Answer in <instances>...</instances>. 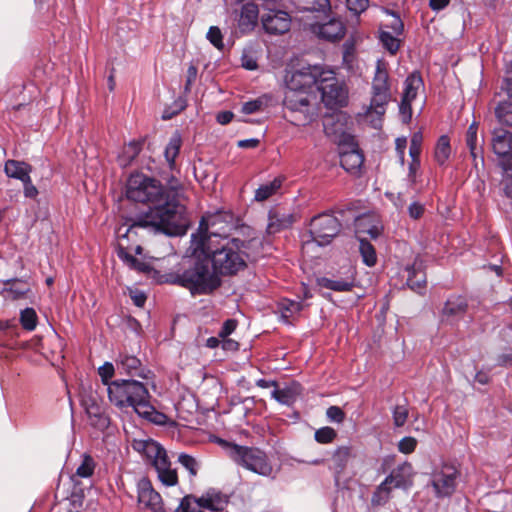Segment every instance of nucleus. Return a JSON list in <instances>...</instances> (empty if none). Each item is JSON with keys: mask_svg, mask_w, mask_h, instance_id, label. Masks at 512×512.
<instances>
[{"mask_svg": "<svg viewBox=\"0 0 512 512\" xmlns=\"http://www.w3.org/2000/svg\"><path fill=\"white\" fill-rule=\"evenodd\" d=\"M355 233L358 240L364 238L365 235L376 239L381 233V228L379 225L373 223L372 217L361 216L356 219Z\"/></svg>", "mask_w": 512, "mask_h": 512, "instance_id": "obj_24", "label": "nucleus"}, {"mask_svg": "<svg viewBox=\"0 0 512 512\" xmlns=\"http://www.w3.org/2000/svg\"><path fill=\"white\" fill-rule=\"evenodd\" d=\"M495 114L498 121L504 125H512V103L503 101L495 108Z\"/></svg>", "mask_w": 512, "mask_h": 512, "instance_id": "obj_43", "label": "nucleus"}, {"mask_svg": "<svg viewBox=\"0 0 512 512\" xmlns=\"http://www.w3.org/2000/svg\"><path fill=\"white\" fill-rule=\"evenodd\" d=\"M198 69L195 65L191 64L187 69L186 75V83L184 90L185 92H189L191 90V86L196 81Z\"/></svg>", "mask_w": 512, "mask_h": 512, "instance_id": "obj_62", "label": "nucleus"}, {"mask_svg": "<svg viewBox=\"0 0 512 512\" xmlns=\"http://www.w3.org/2000/svg\"><path fill=\"white\" fill-rule=\"evenodd\" d=\"M31 171V166L23 161L8 160L5 163V173L7 176L20 181H24L30 177Z\"/></svg>", "mask_w": 512, "mask_h": 512, "instance_id": "obj_29", "label": "nucleus"}, {"mask_svg": "<svg viewBox=\"0 0 512 512\" xmlns=\"http://www.w3.org/2000/svg\"><path fill=\"white\" fill-rule=\"evenodd\" d=\"M327 418L336 423H342L345 419V413L338 406H330L326 411Z\"/></svg>", "mask_w": 512, "mask_h": 512, "instance_id": "obj_60", "label": "nucleus"}, {"mask_svg": "<svg viewBox=\"0 0 512 512\" xmlns=\"http://www.w3.org/2000/svg\"><path fill=\"white\" fill-rule=\"evenodd\" d=\"M451 154L450 139L447 135H442L437 140L434 149V159L440 165L443 166L448 161Z\"/></svg>", "mask_w": 512, "mask_h": 512, "instance_id": "obj_35", "label": "nucleus"}, {"mask_svg": "<svg viewBox=\"0 0 512 512\" xmlns=\"http://www.w3.org/2000/svg\"><path fill=\"white\" fill-rule=\"evenodd\" d=\"M346 7L350 13L359 16L369 7V0H346Z\"/></svg>", "mask_w": 512, "mask_h": 512, "instance_id": "obj_54", "label": "nucleus"}, {"mask_svg": "<svg viewBox=\"0 0 512 512\" xmlns=\"http://www.w3.org/2000/svg\"><path fill=\"white\" fill-rule=\"evenodd\" d=\"M422 134L420 132L414 133L411 137L409 155L411 158H419L422 145Z\"/></svg>", "mask_w": 512, "mask_h": 512, "instance_id": "obj_56", "label": "nucleus"}, {"mask_svg": "<svg viewBox=\"0 0 512 512\" xmlns=\"http://www.w3.org/2000/svg\"><path fill=\"white\" fill-rule=\"evenodd\" d=\"M203 247V240L192 237L187 250L189 255L182 259L177 270L167 275V282L188 289L193 296L209 295L217 290L222 280L213 270Z\"/></svg>", "mask_w": 512, "mask_h": 512, "instance_id": "obj_2", "label": "nucleus"}, {"mask_svg": "<svg viewBox=\"0 0 512 512\" xmlns=\"http://www.w3.org/2000/svg\"><path fill=\"white\" fill-rule=\"evenodd\" d=\"M409 414L408 407L406 405H397L393 409V423L396 427H402L407 421Z\"/></svg>", "mask_w": 512, "mask_h": 512, "instance_id": "obj_52", "label": "nucleus"}, {"mask_svg": "<svg viewBox=\"0 0 512 512\" xmlns=\"http://www.w3.org/2000/svg\"><path fill=\"white\" fill-rule=\"evenodd\" d=\"M417 446V440L413 437H404L398 443V450L404 454L414 452Z\"/></svg>", "mask_w": 512, "mask_h": 512, "instance_id": "obj_57", "label": "nucleus"}, {"mask_svg": "<svg viewBox=\"0 0 512 512\" xmlns=\"http://www.w3.org/2000/svg\"><path fill=\"white\" fill-rule=\"evenodd\" d=\"M300 394V385L294 383L283 389L277 387L271 392L272 398L284 405H292Z\"/></svg>", "mask_w": 512, "mask_h": 512, "instance_id": "obj_28", "label": "nucleus"}, {"mask_svg": "<svg viewBox=\"0 0 512 512\" xmlns=\"http://www.w3.org/2000/svg\"><path fill=\"white\" fill-rule=\"evenodd\" d=\"M294 222L295 217L292 213L279 208L271 209L268 214L266 232L269 235H274L282 230L290 228Z\"/></svg>", "mask_w": 512, "mask_h": 512, "instance_id": "obj_17", "label": "nucleus"}, {"mask_svg": "<svg viewBox=\"0 0 512 512\" xmlns=\"http://www.w3.org/2000/svg\"><path fill=\"white\" fill-rule=\"evenodd\" d=\"M237 326V322L234 319H227L223 326L221 327L218 336L222 339L227 338L235 329Z\"/></svg>", "mask_w": 512, "mask_h": 512, "instance_id": "obj_61", "label": "nucleus"}, {"mask_svg": "<svg viewBox=\"0 0 512 512\" xmlns=\"http://www.w3.org/2000/svg\"><path fill=\"white\" fill-rule=\"evenodd\" d=\"M227 452L237 465L260 476L274 477L273 465L268 455L260 448L229 443Z\"/></svg>", "mask_w": 512, "mask_h": 512, "instance_id": "obj_5", "label": "nucleus"}, {"mask_svg": "<svg viewBox=\"0 0 512 512\" xmlns=\"http://www.w3.org/2000/svg\"><path fill=\"white\" fill-rule=\"evenodd\" d=\"M322 67L307 66L299 70H288L285 74L286 89L308 91L316 86Z\"/></svg>", "mask_w": 512, "mask_h": 512, "instance_id": "obj_11", "label": "nucleus"}, {"mask_svg": "<svg viewBox=\"0 0 512 512\" xmlns=\"http://www.w3.org/2000/svg\"><path fill=\"white\" fill-rule=\"evenodd\" d=\"M391 97L388 71L385 65L381 61H378L371 84L370 105L366 111L367 116H371L373 114L378 116V120L376 122L372 121L374 128H379L381 126V117L385 114L386 107L390 102Z\"/></svg>", "mask_w": 512, "mask_h": 512, "instance_id": "obj_6", "label": "nucleus"}, {"mask_svg": "<svg viewBox=\"0 0 512 512\" xmlns=\"http://www.w3.org/2000/svg\"><path fill=\"white\" fill-rule=\"evenodd\" d=\"M386 12L392 16V20L388 24H386V27L389 28L391 30V33H393L394 35H401L404 31V24L400 16L396 12L391 10H387Z\"/></svg>", "mask_w": 512, "mask_h": 512, "instance_id": "obj_53", "label": "nucleus"}, {"mask_svg": "<svg viewBox=\"0 0 512 512\" xmlns=\"http://www.w3.org/2000/svg\"><path fill=\"white\" fill-rule=\"evenodd\" d=\"M143 140H133L124 146L117 161L121 167L129 166L142 150Z\"/></svg>", "mask_w": 512, "mask_h": 512, "instance_id": "obj_30", "label": "nucleus"}, {"mask_svg": "<svg viewBox=\"0 0 512 512\" xmlns=\"http://www.w3.org/2000/svg\"><path fill=\"white\" fill-rule=\"evenodd\" d=\"M258 15V7L254 3L248 2L242 5L238 18L239 29L242 32H248L253 30L257 24Z\"/></svg>", "mask_w": 512, "mask_h": 512, "instance_id": "obj_21", "label": "nucleus"}, {"mask_svg": "<svg viewBox=\"0 0 512 512\" xmlns=\"http://www.w3.org/2000/svg\"><path fill=\"white\" fill-rule=\"evenodd\" d=\"M317 285L336 292H348L355 287V277L353 273L347 274L345 277H319Z\"/></svg>", "mask_w": 512, "mask_h": 512, "instance_id": "obj_18", "label": "nucleus"}, {"mask_svg": "<svg viewBox=\"0 0 512 512\" xmlns=\"http://www.w3.org/2000/svg\"><path fill=\"white\" fill-rule=\"evenodd\" d=\"M411 100L401 98L399 112L404 123H409L412 118Z\"/></svg>", "mask_w": 512, "mask_h": 512, "instance_id": "obj_59", "label": "nucleus"}, {"mask_svg": "<svg viewBox=\"0 0 512 512\" xmlns=\"http://www.w3.org/2000/svg\"><path fill=\"white\" fill-rule=\"evenodd\" d=\"M133 447L135 450L142 452L151 461L153 466H156V461L168 458L166 450L152 439L136 441Z\"/></svg>", "mask_w": 512, "mask_h": 512, "instance_id": "obj_20", "label": "nucleus"}, {"mask_svg": "<svg viewBox=\"0 0 512 512\" xmlns=\"http://www.w3.org/2000/svg\"><path fill=\"white\" fill-rule=\"evenodd\" d=\"M315 87L321 93L322 101L327 107L343 106L346 103L347 92L333 71L322 68Z\"/></svg>", "mask_w": 512, "mask_h": 512, "instance_id": "obj_8", "label": "nucleus"}, {"mask_svg": "<svg viewBox=\"0 0 512 512\" xmlns=\"http://www.w3.org/2000/svg\"><path fill=\"white\" fill-rule=\"evenodd\" d=\"M126 196L132 201L150 205L146 211L128 219V227L121 237L128 238L138 228L169 236L186 232V207L182 202V194L175 185L164 187L154 178L143 173H134L128 178Z\"/></svg>", "mask_w": 512, "mask_h": 512, "instance_id": "obj_1", "label": "nucleus"}, {"mask_svg": "<svg viewBox=\"0 0 512 512\" xmlns=\"http://www.w3.org/2000/svg\"><path fill=\"white\" fill-rule=\"evenodd\" d=\"M408 213L412 219H419L424 213V206L419 202H412L408 207Z\"/></svg>", "mask_w": 512, "mask_h": 512, "instance_id": "obj_64", "label": "nucleus"}, {"mask_svg": "<svg viewBox=\"0 0 512 512\" xmlns=\"http://www.w3.org/2000/svg\"><path fill=\"white\" fill-rule=\"evenodd\" d=\"M359 252L362 257V261L368 267H373L377 263V254L374 246L367 241L365 238L359 240Z\"/></svg>", "mask_w": 512, "mask_h": 512, "instance_id": "obj_37", "label": "nucleus"}, {"mask_svg": "<svg viewBox=\"0 0 512 512\" xmlns=\"http://www.w3.org/2000/svg\"><path fill=\"white\" fill-rule=\"evenodd\" d=\"M303 9L309 12H325L330 10L329 0H302Z\"/></svg>", "mask_w": 512, "mask_h": 512, "instance_id": "obj_46", "label": "nucleus"}, {"mask_svg": "<svg viewBox=\"0 0 512 512\" xmlns=\"http://www.w3.org/2000/svg\"><path fill=\"white\" fill-rule=\"evenodd\" d=\"M492 147L498 156H506L512 150V134L504 129L494 131Z\"/></svg>", "mask_w": 512, "mask_h": 512, "instance_id": "obj_22", "label": "nucleus"}, {"mask_svg": "<svg viewBox=\"0 0 512 512\" xmlns=\"http://www.w3.org/2000/svg\"><path fill=\"white\" fill-rule=\"evenodd\" d=\"M412 475V465L408 462H404L395 468L387 478L391 479V484L394 488L405 487L407 482L410 480Z\"/></svg>", "mask_w": 512, "mask_h": 512, "instance_id": "obj_32", "label": "nucleus"}, {"mask_svg": "<svg viewBox=\"0 0 512 512\" xmlns=\"http://www.w3.org/2000/svg\"><path fill=\"white\" fill-rule=\"evenodd\" d=\"M204 242V252L210 257V264L221 277L222 275H233L245 268L246 263L241 253L244 248V242L240 239H222L215 241H205L204 237H199Z\"/></svg>", "mask_w": 512, "mask_h": 512, "instance_id": "obj_4", "label": "nucleus"}, {"mask_svg": "<svg viewBox=\"0 0 512 512\" xmlns=\"http://www.w3.org/2000/svg\"><path fill=\"white\" fill-rule=\"evenodd\" d=\"M158 479L162 484L166 486H174L178 483V475L175 469L171 468L170 462L168 458H162L156 461V466H154Z\"/></svg>", "mask_w": 512, "mask_h": 512, "instance_id": "obj_26", "label": "nucleus"}, {"mask_svg": "<svg viewBox=\"0 0 512 512\" xmlns=\"http://www.w3.org/2000/svg\"><path fill=\"white\" fill-rule=\"evenodd\" d=\"M283 179L280 177L275 178L274 180L262 184L259 188L256 189L254 199L257 202H262L267 200L269 197L274 195L282 186Z\"/></svg>", "mask_w": 512, "mask_h": 512, "instance_id": "obj_36", "label": "nucleus"}, {"mask_svg": "<svg viewBox=\"0 0 512 512\" xmlns=\"http://www.w3.org/2000/svg\"><path fill=\"white\" fill-rule=\"evenodd\" d=\"M24 185V195L27 198H36L38 195V189L36 186L32 183L31 177H28L24 181H22Z\"/></svg>", "mask_w": 512, "mask_h": 512, "instance_id": "obj_63", "label": "nucleus"}, {"mask_svg": "<svg viewBox=\"0 0 512 512\" xmlns=\"http://www.w3.org/2000/svg\"><path fill=\"white\" fill-rule=\"evenodd\" d=\"M351 449L348 446L338 447L333 455H332V466L330 469L334 472L335 477L338 478L339 475L344 471L347 466V463L350 459Z\"/></svg>", "mask_w": 512, "mask_h": 512, "instance_id": "obj_33", "label": "nucleus"}, {"mask_svg": "<svg viewBox=\"0 0 512 512\" xmlns=\"http://www.w3.org/2000/svg\"><path fill=\"white\" fill-rule=\"evenodd\" d=\"M291 16L288 12L278 8H268L261 15V22L266 33L282 35L290 30Z\"/></svg>", "mask_w": 512, "mask_h": 512, "instance_id": "obj_14", "label": "nucleus"}, {"mask_svg": "<svg viewBox=\"0 0 512 512\" xmlns=\"http://www.w3.org/2000/svg\"><path fill=\"white\" fill-rule=\"evenodd\" d=\"M115 367L111 362H105L102 366L98 368V374L102 379V382L105 386L112 382L111 379L114 376Z\"/></svg>", "mask_w": 512, "mask_h": 512, "instance_id": "obj_55", "label": "nucleus"}, {"mask_svg": "<svg viewBox=\"0 0 512 512\" xmlns=\"http://www.w3.org/2000/svg\"><path fill=\"white\" fill-rule=\"evenodd\" d=\"M181 147V137L178 133L173 135L170 138L169 143L167 144L165 148V158L167 162L169 163V166L172 167L174 165L175 159L177 155L179 154V150Z\"/></svg>", "mask_w": 512, "mask_h": 512, "instance_id": "obj_42", "label": "nucleus"}, {"mask_svg": "<svg viewBox=\"0 0 512 512\" xmlns=\"http://www.w3.org/2000/svg\"><path fill=\"white\" fill-rule=\"evenodd\" d=\"M176 512H204V511L199 509V507L197 505L196 497H194L192 495H187L181 500L179 506L176 508Z\"/></svg>", "mask_w": 512, "mask_h": 512, "instance_id": "obj_51", "label": "nucleus"}, {"mask_svg": "<svg viewBox=\"0 0 512 512\" xmlns=\"http://www.w3.org/2000/svg\"><path fill=\"white\" fill-rule=\"evenodd\" d=\"M80 401L84 409L104 403L99 393L91 386L82 387L80 393Z\"/></svg>", "mask_w": 512, "mask_h": 512, "instance_id": "obj_39", "label": "nucleus"}, {"mask_svg": "<svg viewBox=\"0 0 512 512\" xmlns=\"http://www.w3.org/2000/svg\"><path fill=\"white\" fill-rule=\"evenodd\" d=\"M458 471L454 466L443 465L431 475V485L438 498L451 496L456 488Z\"/></svg>", "mask_w": 512, "mask_h": 512, "instance_id": "obj_13", "label": "nucleus"}, {"mask_svg": "<svg viewBox=\"0 0 512 512\" xmlns=\"http://www.w3.org/2000/svg\"><path fill=\"white\" fill-rule=\"evenodd\" d=\"M310 233L313 240L319 246H325L338 235L341 229L339 220L330 214H322L314 217L310 224Z\"/></svg>", "mask_w": 512, "mask_h": 512, "instance_id": "obj_9", "label": "nucleus"}, {"mask_svg": "<svg viewBox=\"0 0 512 512\" xmlns=\"http://www.w3.org/2000/svg\"><path fill=\"white\" fill-rule=\"evenodd\" d=\"M407 285L408 287L417 292L422 293L425 288L426 277L425 274L420 270V267H416V263L412 266L407 267Z\"/></svg>", "mask_w": 512, "mask_h": 512, "instance_id": "obj_34", "label": "nucleus"}, {"mask_svg": "<svg viewBox=\"0 0 512 512\" xmlns=\"http://www.w3.org/2000/svg\"><path fill=\"white\" fill-rule=\"evenodd\" d=\"M337 436L336 431L331 427H322L315 432V440L321 444L332 443Z\"/></svg>", "mask_w": 512, "mask_h": 512, "instance_id": "obj_47", "label": "nucleus"}, {"mask_svg": "<svg viewBox=\"0 0 512 512\" xmlns=\"http://www.w3.org/2000/svg\"><path fill=\"white\" fill-rule=\"evenodd\" d=\"M477 130L478 126L475 122H473L467 130L466 133V144L470 150V154L473 158H476L477 156Z\"/></svg>", "mask_w": 512, "mask_h": 512, "instance_id": "obj_45", "label": "nucleus"}, {"mask_svg": "<svg viewBox=\"0 0 512 512\" xmlns=\"http://www.w3.org/2000/svg\"><path fill=\"white\" fill-rule=\"evenodd\" d=\"M178 462L189 471L192 477L197 475L199 470V463L194 457L182 453L178 457Z\"/></svg>", "mask_w": 512, "mask_h": 512, "instance_id": "obj_48", "label": "nucleus"}, {"mask_svg": "<svg viewBox=\"0 0 512 512\" xmlns=\"http://www.w3.org/2000/svg\"><path fill=\"white\" fill-rule=\"evenodd\" d=\"M112 404L120 409L131 407L140 417L156 424L165 422L166 416L151 404V395L144 383L135 379L112 381L106 388Z\"/></svg>", "mask_w": 512, "mask_h": 512, "instance_id": "obj_3", "label": "nucleus"}, {"mask_svg": "<svg viewBox=\"0 0 512 512\" xmlns=\"http://www.w3.org/2000/svg\"><path fill=\"white\" fill-rule=\"evenodd\" d=\"M209 42L218 50L224 49L223 34L219 27L211 26L206 35Z\"/></svg>", "mask_w": 512, "mask_h": 512, "instance_id": "obj_50", "label": "nucleus"}, {"mask_svg": "<svg viewBox=\"0 0 512 512\" xmlns=\"http://www.w3.org/2000/svg\"><path fill=\"white\" fill-rule=\"evenodd\" d=\"M311 94L308 91L286 89L283 100L284 107L292 113H297L296 124H306L312 120L310 105Z\"/></svg>", "mask_w": 512, "mask_h": 512, "instance_id": "obj_10", "label": "nucleus"}, {"mask_svg": "<svg viewBox=\"0 0 512 512\" xmlns=\"http://www.w3.org/2000/svg\"><path fill=\"white\" fill-rule=\"evenodd\" d=\"M364 162V157L357 149L342 151L340 153V164L349 173L356 174L359 172Z\"/></svg>", "mask_w": 512, "mask_h": 512, "instance_id": "obj_23", "label": "nucleus"}, {"mask_svg": "<svg viewBox=\"0 0 512 512\" xmlns=\"http://www.w3.org/2000/svg\"><path fill=\"white\" fill-rule=\"evenodd\" d=\"M95 468L96 462L93 459V457L88 454H83L81 457V462L79 466L76 468L73 478H90L93 475Z\"/></svg>", "mask_w": 512, "mask_h": 512, "instance_id": "obj_38", "label": "nucleus"}, {"mask_svg": "<svg viewBox=\"0 0 512 512\" xmlns=\"http://www.w3.org/2000/svg\"><path fill=\"white\" fill-rule=\"evenodd\" d=\"M467 301L462 296H452L447 299L442 310L443 318L446 321L453 322L464 316L467 311Z\"/></svg>", "mask_w": 512, "mask_h": 512, "instance_id": "obj_19", "label": "nucleus"}, {"mask_svg": "<svg viewBox=\"0 0 512 512\" xmlns=\"http://www.w3.org/2000/svg\"><path fill=\"white\" fill-rule=\"evenodd\" d=\"M19 322L26 331H34L38 324V316L33 308L27 307L20 311Z\"/></svg>", "mask_w": 512, "mask_h": 512, "instance_id": "obj_40", "label": "nucleus"}, {"mask_svg": "<svg viewBox=\"0 0 512 512\" xmlns=\"http://www.w3.org/2000/svg\"><path fill=\"white\" fill-rule=\"evenodd\" d=\"M88 415L90 424L97 429L104 430L110 424V419L105 412L104 403L84 409Z\"/></svg>", "mask_w": 512, "mask_h": 512, "instance_id": "obj_27", "label": "nucleus"}, {"mask_svg": "<svg viewBox=\"0 0 512 512\" xmlns=\"http://www.w3.org/2000/svg\"><path fill=\"white\" fill-rule=\"evenodd\" d=\"M208 492L211 497L212 511L220 512L224 510V508L228 504L227 496L216 490H209Z\"/></svg>", "mask_w": 512, "mask_h": 512, "instance_id": "obj_49", "label": "nucleus"}, {"mask_svg": "<svg viewBox=\"0 0 512 512\" xmlns=\"http://www.w3.org/2000/svg\"><path fill=\"white\" fill-rule=\"evenodd\" d=\"M118 257L124 261L130 268L137 270L139 272H146L148 270V265L145 262H142L132 256L130 253L126 251L124 247L121 245L118 249Z\"/></svg>", "mask_w": 512, "mask_h": 512, "instance_id": "obj_41", "label": "nucleus"}, {"mask_svg": "<svg viewBox=\"0 0 512 512\" xmlns=\"http://www.w3.org/2000/svg\"><path fill=\"white\" fill-rule=\"evenodd\" d=\"M30 291L27 282L19 279L7 280L5 287L1 291V295L9 300H17L23 298Z\"/></svg>", "mask_w": 512, "mask_h": 512, "instance_id": "obj_25", "label": "nucleus"}, {"mask_svg": "<svg viewBox=\"0 0 512 512\" xmlns=\"http://www.w3.org/2000/svg\"><path fill=\"white\" fill-rule=\"evenodd\" d=\"M423 79L419 72L411 73L404 81L402 98L406 100H415L418 91L423 87Z\"/></svg>", "mask_w": 512, "mask_h": 512, "instance_id": "obj_31", "label": "nucleus"}, {"mask_svg": "<svg viewBox=\"0 0 512 512\" xmlns=\"http://www.w3.org/2000/svg\"><path fill=\"white\" fill-rule=\"evenodd\" d=\"M138 503L151 512H165L161 495L156 492L150 481L143 478L138 482Z\"/></svg>", "mask_w": 512, "mask_h": 512, "instance_id": "obj_15", "label": "nucleus"}, {"mask_svg": "<svg viewBox=\"0 0 512 512\" xmlns=\"http://www.w3.org/2000/svg\"><path fill=\"white\" fill-rule=\"evenodd\" d=\"M380 41L391 54H395L400 48V40L389 31L380 32Z\"/></svg>", "mask_w": 512, "mask_h": 512, "instance_id": "obj_44", "label": "nucleus"}, {"mask_svg": "<svg viewBox=\"0 0 512 512\" xmlns=\"http://www.w3.org/2000/svg\"><path fill=\"white\" fill-rule=\"evenodd\" d=\"M264 101L261 98L245 102L242 105V112L245 114H253L263 109Z\"/></svg>", "mask_w": 512, "mask_h": 512, "instance_id": "obj_58", "label": "nucleus"}, {"mask_svg": "<svg viewBox=\"0 0 512 512\" xmlns=\"http://www.w3.org/2000/svg\"><path fill=\"white\" fill-rule=\"evenodd\" d=\"M116 369L121 374H127L131 377H139L142 379H147L148 374L150 373L141 363V361L133 356L128 354H120L116 359Z\"/></svg>", "mask_w": 512, "mask_h": 512, "instance_id": "obj_16", "label": "nucleus"}, {"mask_svg": "<svg viewBox=\"0 0 512 512\" xmlns=\"http://www.w3.org/2000/svg\"><path fill=\"white\" fill-rule=\"evenodd\" d=\"M307 25L314 36L332 43L340 41L346 34V26L339 17L326 18Z\"/></svg>", "mask_w": 512, "mask_h": 512, "instance_id": "obj_12", "label": "nucleus"}, {"mask_svg": "<svg viewBox=\"0 0 512 512\" xmlns=\"http://www.w3.org/2000/svg\"><path fill=\"white\" fill-rule=\"evenodd\" d=\"M232 216L228 213H216L203 216L199 228L192 237H204L205 241L227 239L231 227Z\"/></svg>", "mask_w": 512, "mask_h": 512, "instance_id": "obj_7", "label": "nucleus"}]
</instances>
